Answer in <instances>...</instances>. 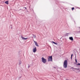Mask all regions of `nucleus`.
Here are the masks:
<instances>
[{
	"label": "nucleus",
	"mask_w": 80,
	"mask_h": 80,
	"mask_svg": "<svg viewBox=\"0 0 80 80\" xmlns=\"http://www.w3.org/2000/svg\"><path fill=\"white\" fill-rule=\"evenodd\" d=\"M63 67L65 68H66L67 67V60H65L64 62Z\"/></svg>",
	"instance_id": "1"
},
{
	"label": "nucleus",
	"mask_w": 80,
	"mask_h": 80,
	"mask_svg": "<svg viewBox=\"0 0 80 80\" xmlns=\"http://www.w3.org/2000/svg\"><path fill=\"white\" fill-rule=\"evenodd\" d=\"M52 56H49L48 58V62H52Z\"/></svg>",
	"instance_id": "2"
},
{
	"label": "nucleus",
	"mask_w": 80,
	"mask_h": 80,
	"mask_svg": "<svg viewBox=\"0 0 80 80\" xmlns=\"http://www.w3.org/2000/svg\"><path fill=\"white\" fill-rule=\"evenodd\" d=\"M42 61L44 63H45L47 62V59H45L44 57H42Z\"/></svg>",
	"instance_id": "3"
},
{
	"label": "nucleus",
	"mask_w": 80,
	"mask_h": 80,
	"mask_svg": "<svg viewBox=\"0 0 80 80\" xmlns=\"http://www.w3.org/2000/svg\"><path fill=\"white\" fill-rule=\"evenodd\" d=\"M33 52L35 53L37 51V48L35 47L34 49H33Z\"/></svg>",
	"instance_id": "4"
},
{
	"label": "nucleus",
	"mask_w": 80,
	"mask_h": 80,
	"mask_svg": "<svg viewBox=\"0 0 80 80\" xmlns=\"http://www.w3.org/2000/svg\"><path fill=\"white\" fill-rule=\"evenodd\" d=\"M21 38H22V40H27V39H28V38H25L23 37V36H21Z\"/></svg>",
	"instance_id": "5"
},
{
	"label": "nucleus",
	"mask_w": 80,
	"mask_h": 80,
	"mask_svg": "<svg viewBox=\"0 0 80 80\" xmlns=\"http://www.w3.org/2000/svg\"><path fill=\"white\" fill-rule=\"evenodd\" d=\"M34 42L35 43V45H36V46H37V47H38V44L37 43V42L35 41H34Z\"/></svg>",
	"instance_id": "6"
},
{
	"label": "nucleus",
	"mask_w": 80,
	"mask_h": 80,
	"mask_svg": "<svg viewBox=\"0 0 80 80\" xmlns=\"http://www.w3.org/2000/svg\"><path fill=\"white\" fill-rule=\"evenodd\" d=\"M5 3H6V4H7L8 5V1H7L6 2H5Z\"/></svg>",
	"instance_id": "7"
},
{
	"label": "nucleus",
	"mask_w": 80,
	"mask_h": 80,
	"mask_svg": "<svg viewBox=\"0 0 80 80\" xmlns=\"http://www.w3.org/2000/svg\"><path fill=\"white\" fill-rule=\"evenodd\" d=\"M70 40H72V41H73V37H70Z\"/></svg>",
	"instance_id": "8"
},
{
	"label": "nucleus",
	"mask_w": 80,
	"mask_h": 80,
	"mask_svg": "<svg viewBox=\"0 0 80 80\" xmlns=\"http://www.w3.org/2000/svg\"><path fill=\"white\" fill-rule=\"evenodd\" d=\"M52 43H54V44H55V45H57V43H56V42H53V41H52Z\"/></svg>",
	"instance_id": "9"
},
{
	"label": "nucleus",
	"mask_w": 80,
	"mask_h": 80,
	"mask_svg": "<svg viewBox=\"0 0 80 80\" xmlns=\"http://www.w3.org/2000/svg\"><path fill=\"white\" fill-rule=\"evenodd\" d=\"M68 35H69V34L68 33L66 34V36H68Z\"/></svg>",
	"instance_id": "10"
},
{
	"label": "nucleus",
	"mask_w": 80,
	"mask_h": 80,
	"mask_svg": "<svg viewBox=\"0 0 80 80\" xmlns=\"http://www.w3.org/2000/svg\"><path fill=\"white\" fill-rule=\"evenodd\" d=\"M72 57H73V54L71 55V59H72Z\"/></svg>",
	"instance_id": "11"
},
{
	"label": "nucleus",
	"mask_w": 80,
	"mask_h": 80,
	"mask_svg": "<svg viewBox=\"0 0 80 80\" xmlns=\"http://www.w3.org/2000/svg\"><path fill=\"white\" fill-rule=\"evenodd\" d=\"M74 8L73 7V8H72V10H74Z\"/></svg>",
	"instance_id": "12"
},
{
	"label": "nucleus",
	"mask_w": 80,
	"mask_h": 80,
	"mask_svg": "<svg viewBox=\"0 0 80 80\" xmlns=\"http://www.w3.org/2000/svg\"><path fill=\"white\" fill-rule=\"evenodd\" d=\"M75 70H79V69H76V68H74Z\"/></svg>",
	"instance_id": "13"
},
{
	"label": "nucleus",
	"mask_w": 80,
	"mask_h": 80,
	"mask_svg": "<svg viewBox=\"0 0 80 80\" xmlns=\"http://www.w3.org/2000/svg\"><path fill=\"white\" fill-rule=\"evenodd\" d=\"M75 61H76V63H77V60L76 59H75Z\"/></svg>",
	"instance_id": "14"
},
{
	"label": "nucleus",
	"mask_w": 80,
	"mask_h": 80,
	"mask_svg": "<svg viewBox=\"0 0 80 80\" xmlns=\"http://www.w3.org/2000/svg\"><path fill=\"white\" fill-rule=\"evenodd\" d=\"M24 8H25L26 9H27V8L24 7Z\"/></svg>",
	"instance_id": "15"
},
{
	"label": "nucleus",
	"mask_w": 80,
	"mask_h": 80,
	"mask_svg": "<svg viewBox=\"0 0 80 80\" xmlns=\"http://www.w3.org/2000/svg\"><path fill=\"white\" fill-rule=\"evenodd\" d=\"M69 38L70 40V37H69Z\"/></svg>",
	"instance_id": "16"
}]
</instances>
